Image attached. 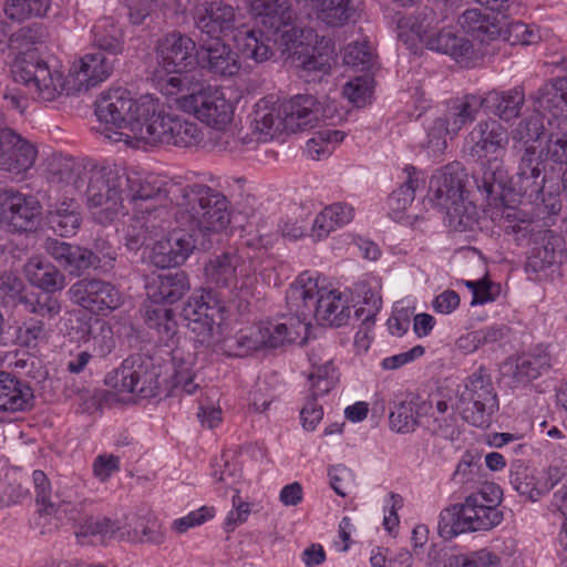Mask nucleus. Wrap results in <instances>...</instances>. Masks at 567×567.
Masks as SVG:
<instances>
[{
	"instance_id": "f257e3e1",
	"label": "nucleus",
	"mask_w": 567,
	"mask_h": 567,
	"mask_svg": "<svg viewBox=\"0 0 567 567\" xmlns=\"http://www.w3.org/2000/svg\"><path fill=\"white\" fill-rule=\"evenodd\" d=\"M177 190L178 194L173 193L177 205L176 220L187 229H174L155 241L150 258L158 268L184 264L195 249H210L229 224L227 199L220 193L206 185Z\"/></svg>"
},
{
	"instance_id": "f03ea898",
	"label": "nucleus",
	"mask_w": 567,
	"mask_h": 567,
	"mask_svg": "<svg viewBox=\"0 0 567 567\" xmlns=\"http://www.w3.org/2000/svg\"><path fill=\"white\" fill-rule=\"evenodd\" d=\"M182 317L194 333L196 343L216 349L223 342L228 354L235 357H245L262 348H278L298 342V334L303 329V326H298L297 330H292L289 321L268 322L225 339V306L212 290L192 296L182 309Z\"/></svg>"
},
{
	"instance_id": "7ed1b4c3",
	"label": "nucleus",
	"mask_w": 567,
	"mask_h": 567,
	"mask_svg": "<svg viewBox=\"0 0 567 567\" xmlns=\"http://www.w3.org/2000/svg\"><path fill=\"white\" fill-rule=\"evenodd\" d=\"M116 62L117 58L103 52L86 53L64 78L55 64L28 53L14 60L11 73L13 81L23 84L33 99L51 102L63 92L70 95L96 86L112 74Z\"/></svg>"
},
{
	"instance_id": "20e7f679",
	"label": "nucleus",
	"mask_w": 567,
	"mask_h": 567,
	"mask_svg": "<svg viewBox=\"0 0 567 567\" xmlns=\"http://www.w3.org/2000/svg\"><path fill=\"white\" fill-rule=\"evenodd\" d=\"M59 181L84 194L87 206L100 224L111 223L123 208L126 168L118 165L99 166L89 159H64L55 171Z\"/></svg>"
},
{
	"instance_id": "39448f33",
	"label": "nucleus",
	"mask_w": 567,
	"mask_h": 567,
	"mask_svg": "<svg viewBox=\"0 0 567 567\" xmlns=\"http://www.w3.org/2000/svg\"><path fill=\"white\" fill-rule=\"evenodd\" d=\"M288 319L292 330L303 326L298 334L302 343L315 318L322 326L342 327L350 319V300L346 291L326 290L318 287V278L310 271L300 274L286 293Z\"/></svg>"
},
{
	"instance_id": "423d86ee",
	"label": "nucleus",
	"mask_w": 567,
	"mask_h": 567,
	"mask_svg": "<svg viewBox=\"0 0 567 567\" xmlns=\"http://www.w3.org/2000/svg\"><path fill=\"white\" fill-rule=\"evenodd\" d=\"M269 240L246 238L240 246L230 248L209 258L205 265L208 281L219 287H233L239 298L238 308L246 310L249 299L255 296L259 267L265 262Z\"/></svg>"
},
{
	"instance_id": "0eeeda50",
	"label": "nucleus",
	"mask_w": 567,
	"mask_h": 567,
	"mask_svg": "<svg viewBox=\"0 0 567 567\" xmlns=\"http://www.w3.org/2000/svg\"><path fill=\"white\" fill-rule=\"evenodd\" d=\"M159 91L167 96L179 95L176 97L179 109L208 126L221 130L231 121L233 106L224 92L202 84L195 75L164 79L159 82Z\"/></svg>"
},
{
	"instance_id": "6e6552de",
	"label": "nucleus",
	"mask_w": 567,
	"mask_h": 567,
	"mask_svg": "<svg viewBox=\"0 0 567 567\" xmlns=\"http://www.w3.org/2000/svg\"><path fill=\"white\" fill-rule=\"evenodd\" d=\"M466 173L458 162L437 169L431 177L427 204L445 214L446 225L455 231L473 230L477 225L476 206L464 199Z\"/></svg>"
},
{
	"instance_id": "1a4fd4ad",
	"label": "nucleus",
	"mask_w": 567,
	"mask_h": 567,
	"mask_svg": "<svg viewBox=\"0 0 567 567\" xmlns=\"http://www.w3.org/2000/svg\"><path fill=\"white\" fill-rule=\"evenodd\" d=\"M95 104V114L100 122L111 125L106 130H115L113 134L105 133L114 142L141 141L135 128H145L148 117L156 111V100L152 95L145 94L133 100L130 91L123 87L102 93Z\"/></svg>"
},
{
	"instance_id": "9d476101",
	"label": "nucleus",
	"mask_w": 567,
	"mask_h": 567,
	"mask_svg": "<svg viewBox=\"0 0 567 567\" xmlns=\"http://www.w3.org/2000/svg\"><path fill=\"white\" fill-rule=\"evenodd\" d=\"M502 491L494 483H482L478 492L468 495L464 503L441 512L439 530L441 536L452 538L458 534L488 530L503 520L497 505Z\"/></svg>"
},
{
	"instance_id": "9b49d317",
	"label": "nucleus",
	"mask_w": 567,
	"mask_h": 567,
	"mask_svg": "<svg viewBox=\"0 0 567 567\" xmlns=\"http://www.w3.org/2000/svg\"><path fill=\"white\" fill-rule=\"evenodd\" d=\"M455 410L462 419L476 427H487L498 410V400L492 379L484 369L468 375L457 391Z\"/></svg>"
},
{
	"instance_id": "f8f14e48",
	"label": "nucleus",
	"mask_w": 567,
	"mask_h": 567,
	"mask_svg": "<svg viewBox=\"0 0 567 567\" xmlns=\"http://www.w3.org/2000/svg\"><path fill=\"white\" fill-rule=\"evenodd\" d=\"M147 121L145 128H135L142 142L192 147L203 140V132L195 121L184 115L165 113L157 100L156 111Z\"/></svg>"
},
{
	"instance_id": "ddd939ff",
	"label": "nucleus",
	"mask_w": 567,
	"mask_h": 567,
	"mask_svg": "<svg viewBox=\"0 0 567 567\" xmlns=\"http://www.w3.org/2000/svg\"><path fill=\"white\" fill-rule=\"evenodd\" d=\"M161 368L152 358L136 354L125 359L121 367L106 375V384L118 392H127L142 398L158 394Z\"/></svg>"
},
{
	"instance_id": "4468645a",
	"label": "nucleus",
	"mask_w": 567,
	"mask_h": 567,
	"mask_svg": "<svg viewBox=\"0 0 567 567\" xmlns=\"http://www.w3.org/2000/svg\"><path fill=\"white\" fill-rule=\"evenodd\" d=\"M542 161L536 146H526L518 153L517 167L511 177V192L527 197L533 202L543 203L551 214L560 210V202L549 194L546 198L544 186L546 177L542 175Z\"/></svg>"
},
{
	"instance_id": "2eb2a0df",
	"label": "nucleus",
	"mask_w": 567,
	"mask_h": 567,
	"mask_svg": "<svg viewBox=\"0 0 567 567\" xmlns=\"http://www.w3.org/2000/svg\"><path fill=\"white\" fill-rule=\"evenodd\" d=\"M156 59L155 78L159 87L164 79L192 75L189 72L198 63L196 44L185 34L169 33L158 42Z\"/></svg>"
},
{
	"instance_id": "dca6fc26",
	"label": "nucleus",
	"mask_w": 567,
	"mask_h": 567,
	"mask_svg": "<svg viewBox=\"0 0 567 567\" xmlns=\"http://www.w3.org/2000/svg\"><path fill=\"white\" fill-rule=\"evenodd\" d=\"M42 206L30 194L13 188L0 192V224L10 231H34L41 225Z\"/></svg>"
},
{
	"instance_id": "f3484780",
	"label": "nucleus",
	"mask_w": 567,
	"mask_h": 567,
	"mask_svg": "<svg viewBox=\"0 0 567 567\" xmlns=\"http://www.w3.org/2000/svg\"><path fill=\"white\" fill-rule=\"evenodd\" d=\"M68 295L74 303L97 313L114 310L122 305L118 289L100 279H81L69 288Z\"/></svg>"
},
{
	"instance_id": "a211bd4d",
	"label": "nucleus",
	"mask_w": 567,
	"mask_h": 567,
	"mask_svg": "<svg viewBox=\"0 0 567 567\" xmlns=\"http://www.w3.org/2000/svg\"><path fill=\"white\" fill-rule=\"evenodd\" d=\"M508 142L507 128L495 118L480 121L466 136L470 155L476 159L504 157Z\"/></svg>"
},
{
	"instance_id": "6ab92c4d",
	"label": "nucleus",
	"mask_w": 567,
	"mask_h": 567,
	"mask_svg": "<svg viewBox=\"0 0 567 567\" xmlns=\"http://www.w3.org/2000/svg\"><path fill=\"white\" fill-rule=\"evenodd\" d=\"M35 146L10 127L0 128V169L13 175L29 171L35 162Z\"/></svg>"
},
{
	"instance_id": "aec40b11",
	"label": "nucleus",
	"mask_w": 567,
	"mask_h": 567,
	"mask_svg": "<svg viewBox=\"0 0 567 567\" xmlns=\"http://www.w3.org/2000/svg\"><path fill=\"white\" fill-rule=\"evenodd\" d=\"M127 183L123 188L124 200H128L133 204V209L144 208L145 205H156L155 202L169 194L172 200L176 203L174 192L178 194V188L189 186H174L171 189L164 187L165 182L161 177L154 174L140 173L135 171H128L126 168ZM193 184L192 186H195Z\"/></svg>"
},
{
	"instance_id": "412c9836",
	"label": "nucleus",
	"mask_w": 567,
	"mask_h": 567,
	"mask_svg": "<svg viewBox=\"0 0 567 567\" xmlns=\"http://www.w3.org/2000/svg\"><path fill=\"white\" fill-rule=\"evenodd\" d=\"M480 161L478 168L473 175L476 188L491 205H497L504 200L506 193H511V176L505 167L504 157Z\"/></svg>"
},
{
	"instance_id": "4be33fe9",
	"label": "nucleus",
	"mask_w": 567,
	"mask_h": 567,
	"mask_svg": "<svg viewBox=\"0 0 567 567\" xmlns=\"http://www.w3.org/2000/svg\"><path fill=\"white\" fill-rule=\"evenodd\" d=\"M197 65L207 69L210 73L220 76H231L239 70L237 54L225 44L221 39H198Z\"/></svg>"
},
{
	"instance_id": "5701e85b",
	"label": "nucleus",
	"mask_w": 567,
	"mask_h": 567,
	"mask_svg": "<svg viewBox=\"0 0 567 567\" xmlns=\"http://www.w3.org/2000/svg\"><path fill=\"white\" fill-rule=\"evenodd\" d=\"M44 250L70 275L80 276L91 267H97L94 252L87 248L48 238L44 241Z\"/></svg>"
},
{
	"instance_id": "b1692460",
	"label": "nucleus",
	"mask_w": 567,
	"mask_h": 567,
	"mask_svg": "<svg viewBox=\"0 0 567 567\" xmlns=\"http://www.w3.org/2000/svg\"><path fill=\"white\" fill-rule=\"evenodd\" d=\"M555 364L548 348L538 344L519 354L509 365L511 377L515 386L528 384L530 381L548 372Z\"/></svg>"
},
{
	"instance_id": "393cba45",
	"label": "nucleus",
	"mask_w": 567,
	"mask_h": 567,
	"mask_svg": "<svg viewBox=\"0 0 567 567\" xmlns=\"http://www.w3.org/2000/svg\"><path fill=\"white\" fill-rule=\"evenodd\" d=\"M236 12L233 6L220 0L208 3L205 12L197 17L196 27L205 40L220 39L235 28Z\"/></svg>"
},
{
	"instance_id": "a878e982",
	"label": "nucleus",
	"mask_w": 567,
	"mask_h": 567,
	"mask_svg": "<svg viewBox=\"0 0 567 567\" xmlns=\"http://www.w3.org/2000/svg\"><path fill=\"white\" fill-rule=\"evenodd\" d=\"M252 130L259 140L267 142L287 132L284 106L277 105L272 96L260 99L252 113Z\"/></svg>"
},
{
	"instance_id": "bb28decb",
	"label": "nucleus",
	"mask_w": 567,
	"mask_h": 567,
	"mask_svg": "<svg viewBox=\"0 0 567 567\" xmlns=\"http://www.w3.org/2000/svg\"><path fill=\"white\" fill-rule=\"evenodd\" d=\"M540 473L522 461H515L509 470V483L519 495L536 502L551 489L550 483H545Z\"/></svg>"
},
{
	"instance_id": "cd10ccee",
	"label": "nucleus",
	"mask_w": 567,
	"mask_h": 567,
	"mask_svg": "<svg viewBox=\"0 0 567 567\" xmlns=\"http://www.w3.org/2000/svg\"><path fill=\"white\" fill-rule=\"evenodd\" d=\"M482 109L508 122L517 117L525 103V93L522 87H514L507 91H491L481 95Z\"/></svg>"
},
{
	"instance_id": "c85d7f7f",
	"label": "nucleus",
	"mask_w": 567,
	"mask_h": 567,
	"mask_svg": "<svg viewBox=\"0 0 567 567\" xmlns=\"http://www.w3.org/2000/svg\"><path fill=\"white\" fill-rule=\"evenodd\" d=\"M432 409V403L411 398L394 405L390 412V426L398 433L414 432L417 426H423L422 417Z\"/></svg>"
},
{
	"instance_id": "c756f323",
	"label": "nucleus",
	"mask_w": 567,
	"mask_h": 567,
	"mask_svg": "<svg viewBox=\"0 0 567 567\" xmlns=\"http://www.w3.org/2000/svg\"><path fill=\"white\" fill-rule=\"evenodd\" d=\"M317 99L309 94H299L282 104L287 132L310 130L317 126Z\"/></svg>"
},
{
	"instance_id": "7c9ffc66",
	"label": "nucleus",
	"mask_w": 567,
	"mask_h": 567,
	"mask_svg": "<svg viewBox=\"0 0 567 567\" xmlns=\"http://www.w3.org/2000/svg\"><path fill=\"white\" fill-rule=\"evenodd\" d=\"M148 298L155 303H174L189 289L184 271L161 274L146 286Z\"/></svg>"
},
{
	"instance_id": "2f4dec72",
	"label": "nucleus",
	"mask_w": 567,
	"mask_h": 567,
	"mask_svg": "<svg viewBox=\"0 0 567 567\" xmlns=\"http://www.w3.org/2000/svg\"><path fill=\"white\" fill-rule=\"evenodd\" d=\"M33 399V390L28 383L0 373V413L31 409Z\"/></svg>"
},
{
	"instance_id": "473e14b6",
	"label": "nucleus",
	"mask_w": 567,
	"mask_h": 567,
	"mask_svg": "<svg viewBox=\"0 0 567 567\" xmlns=\"http://www.w3.org/2000/svg\"><path fill=\"white\" fill-rule=\"evenodd\" d=\"M482 100L478 94H466L462 97L451 100L442 118L450 126L451 137H454L468 123H472L480 110Z\"/></svg>"
},
{
	"instance_id": "72a5a7b5",
	"label": "nucleus",
	"mask_w": 567,
	"mask_h": 567,
	"mask_svg": "<svg viewBox=\"0 0 567 567\" xmlns=\"http://www.w3.org/2000/svg\"><path fill=\"white\" fill-rule=\"evenodd\" d=\"M464 32L481 43H488L501 34V27L494 14L484 13L480 9L465 10L457 20Z\"/></svg>"
},
{
	"instance_id": "f704fd0d",
	"label": "nucleus",
	"mask_w": 567,
	"mask_h": 567,
	"mask_svg": "<svg viewBox=\"0 0 567 567\" xmlns=\"http://www.w3.org/2000/svg\"><path fill=\"white\" fill-rule=\"evenodd\" d=\"M424 45L432 51L447 54L457 61L471 59L473 44L464 37L457 35L452 29L443 28L430 34Z\"/></svg>"
},
{
	"instance_id": "c9c22d12",
	"label": "nucleus",
	"mask_w": 567,
	"mask_h": 567,
	"mask_svg": "<svg viewBox=\"0 0 567 567\" xmlns=\"http://www.w3.org/2000/svg\"><path fill=\"white\" fill-rule=\"evenodd\" d=\"M354 217V208L346 203H334L324 207L312 224L311 236L321 240L337 228L348 225Z\"/></svg>"
},
{
	"instance_id": "e433bc0d",
	"label": "nucleus",
	"mask_w": 567,
	"mask_h": 567,
	"mask_svg": "<svg viewBox=\"0 0 567 567\" xmlns=\"http://www.w3.org/2000/svg\"><path fill=\"white\" fill-rule=\"evenodd\" d=\"M28 280L44 291H59L65 286V276L42 257H32L24 266Z\"/></svg>"
},
{
	"instance_id": "4c0bfd02",
	"label": "nucleus",
	"mask_w": 567,
	"mask_h": 567,
	"mask_svg": "<svg viewBox=\"0 0 567 567\" xmlns=\"http://www.w3.org/2000/svg\"><path fill=\"white\" fill-rule=\"evenodd\" d=\"M92 44L111 58H116L124 50V33L111 18L96 21L91 30Z\"/></svg>"
},
{
	"instance_id": "58836bf2",
	"label": "nucleus",
	"mask_w": 567,
	"mask_h": 567,
	"mask_svg": "<svg viewBox=\"0 0 567 567\" xmlns=\"http://www.w3.org/2000/svg\"><path fill=\"white\" fill-rule=\"evenodd\" d=\"M406 181L398 187L388 198L390 216L393 219L401 218V215L408 209L415 198V192L424 185L423 174L414 166H406Z\"/></svg>"
},
{
	"instance_id": "ea45409f",
	"label": "nucleus",
	"mask_w": 567,
	"mask_h": 567,
	"mask_svg": "<svg viewBox=\"0 0 567 567\" xmlns=\"http://www.w3.org/2000/svg\"><path fill=\"white\" fill-rule=\"evenodd\" d=\"M81 221L80 206L73 199L58 203L48 214L49 227L62 237L75 235Z\"/></svg>"
},
{
	"instance_id": "a19ab883",
	"label": "nucleus",
	"mask_w": 567,
	"mask_h": 567,
	"mask_svg": "<svg viewBox=\"0 0 567 567\" xmlns=\"http://www.w3.org/2000/svg\"><path fill=\"white\" fill-rule=\"evenodd\" d=\"M144 320L150 330H153L158 342L169 346L177 333V323L172 309L161 305H148L144 308Z\"/></svg>"
},
{
	"instance_id": "79ce46f5",
	"label": "nucleus",
	"mask_w": 567,
	"mask_h": 567,
	"mask_svg": "<svg viewBox=\"0 0 567 567\" xmlns=\"http://www.w3.org/2000/svg\"><path fill=\"white\" fill-rule=\"evenodd\" d=\"M447 401L439 400L431 416L423 421V427L435 436L454 441L458 436L457 417Z\"/></svg>"
},
{
	"instance_id": "37998d69",
	"label": "nucleus",
	"mask_w": 567,
	"mask_h": 567,
	"mask_svg": "<svg viewBox=\"0 0 567 567\" xmlns=\"http://www.w3.org/2000/svg\"><path fill=\"white\" fill-rule=\"evenodd\" d=\"M543 152L546 161L567 165V116L555 115L548 120V138Z\"/></svg>"
},
{
	"instance_id": "c03bdc74",
	"label": "nucleus",
	"mask_w": 567,
	"mask_h": 567,
	"mask_svg": "<svg viewBox=\"0 0 567 567\" xmlns=\"http://www.w3.org/2000/svg\"><path fill=\"white\" fill-rule=\"evenodd\" d=\"M357 292L359 298L362 299V306L355 309L354 315L357 319L363 317L367 327H373L375 316L382 308L381 298V281L377 277H371L362 280Z\"/></svg>"
},
{
	"instance_id": "a18cd8bd",
	"label": "nucleus",
	"mask_w": 567,
	"mask_h": 567,
	"mask_svg": "<svg viewBox=\"0 0 567 567\" xmlns=\"http://www.w3.org/2000/svg\"><path fill=\"white\" fill-rule=\"evenodd\" d=\"M533 99L539 109L553 112V117L561 115L564 109H567V76H557L547 81Z\"/></svg>"
},
{
	"instance_id": "49530a36",
	"label": "nucleus",
	"mask_w": 567,
	"mask_h": 567,
	"mask_svg": "<svg viewBox=\"0 0 567 567\" xmlns=\"http://www.w3.org/2000/svg\"><path fill=\"white\" fill-rule=\"evenodd\" d=\"M316 8L322 22L331 27H341L355 17L359 0H317Z\"/></svg>"
},
{
	"instance_id": "de8ad7c7",
	"label": "nucleus",
	"mask_w": 567,
	"mask_h": 567,
	"mask_svg": "<svg viewBox=\"0 0 567 567\" xmlns=\"http://www.w3.org/2000/svg\"><path fill=\"white\" fill-rule=\"evenodd\" d=\"M120 525L107 517H89L80 526L76 532V537L80 542L82 538L93 537L100 543L104 544L111 539H121Z\"/></svg>"
},
{
	"instance_id": "09e8293b",
	"label": "nucleus",
	"mask_w": 567,
	"mask_h": 567,
	"mask_svg": "<svg viewBox=\"0 0 567 567\" xmlns=\"http://www.w3.org/2000/svg\"><path fill=\"white\" fill-rule=\"evenodd\" d=\"M21 302L27 311L43 318H53L61 312V303L51 291H40L25 295Z\"/></svg>"
},
{
	"instance_id": "8fccbe9b",
	"label": "nucleus",
	"mask_w": 567,
	"mask_h": 567,
	"mask_svg": "<svg viewBox=\"0 0 567 567\" xmlns=\"http://www.w3.org/2000/svg\"><path fill=\"white\" fill-rule=\"evenodd\" d=\"M164 532L161 523L155 518L142 517L132 529L121 534L122 540L136 543L161 544L164 540Z\"/></svg>"
},
{
	"instance_id": "3c124183",
	"label": "nucleus",
	"mask_w": 567,
	"mask_h": 567,
	"mask_svg": "<svg viewBox=\"0 0 567 567\" xmlns=\"http://www.w3.org/2000/svg\"><path fill=\"white\" fill-rule=\"evenodd\" d=\"M344 136L346 133L342 131L320 130L307 142V152L311 158L320 159L322 156L331 154L333 148L343 141Z\"/></svg>"
},
{
	"instance_id": "603ef678",
	"label": "nucleus",
	"mask_w": 567,
	"mask_h": 567,
	"mask_svg": "<svg viewBox=\"0 0 567 567\" xmlns=\"http://www.w3.org/2000/svg\"><path fill=\"white\" fill-rule=\"evenodd\" d=\"M50 4L51 0H7L4 12L11 20L21 21L44 16Z\"/></svg>"
},
{
	"instance_id": "864d4df0",
	"label": "nucleus",
	"mask_w": 567,
	"mask_h": 567,
	"mask_svg": "<svg viewBox=\"0 0 567 567\" xmlns=\"http://www.w3.org/2000/svg\"><path fill=\"white\" fill-rule=\"evenodd\" d=\"M48 338V329L42 320L30 318L16 330L14 342L19 347L34 349Z\"/></svg>"
},
{
	"instance_id": "5fc2aeb1",
	"label": "nucleus",
	"mask_w": 567,
	"mask_h": 567,
	"mask_svg": "<svg viewBox=\"0 0 567 567\" xmlns=\"http://www.w3.org/2000/svg\"><path fill=\"white\" fill-rule=\"evenodd\" d=\"M425 130L426 138L423 146L432 156L441 155L447 147L446 136H451L450 126L440 116L429 123Z\"/></svg>"
},
{
	"instance_id": "6e6d98bb",
	"label": "nucleus",
	"mask_w": 567,
	"mask_h": 567,
	"mask_svg": "<svg viewBox=\"0 0 567 567\" xmlns=\"http://www.w3.org/2000/svg\"><path fill=\"white\" fill-rule=\"evenodd\" d=\"M144 208L134 209V215L128 219V224L123 227V236L125 246L130 250H137L145 245L147 237V230L145 223H143Z\"/></svg>"
},
{
	"instance_id": "4d7b16f0",
	"label": "nucleus",
	"mask_w": 567,
	"mask_h": 567,
	"mask_svg": "<svg viewBox=\"0 0 567 567\" xmlns=\"http://www.w3.org/2000/svg\"><path fill=\"white\" fill-rule=\"evenodd\" d=\"M499 558L487 549L468 555H451L443 567H497Z\"/></svg>"
},
{
	"instance_id": "13d9d810",
	"label": "nucleus",
	"mask_w": 567,
	"mask_h": 567,
	"mask_svg": "<svg viewBox=\"0 0 567 567\" xmlns=\"http://www.w3.org/2000/svg\"><path fill=\"white\" fill-rule=\"evenodd\" d=\"M374 52L369 42H355L344 50V63L361 71H368L374 65Z\"/></svg>"
},
{
	"instance_id": "bf43d9fd",
	"label": "nucleus",
	"mask_w": 567,
	"mask_h": 567,
	"mask_svg": "<svg viewBox=\"0 0 567 567\" xmlns=\"http://www.w3.org/2000/svg\"><path fill=\"white\" fill-rule=\"evenodd\" d=\"M557 237L553 231L547 230L542 237V246H536L533 249V255L529 258V265L534 269H545L556 262L555 244Z\"/></svg>"
},
{
	"instance_id": "052dcab7",
	"label": "nucleus",
	"mask_w": 567,
	"mask_h": 567,
	"mask_svg": "<svg viewBox=\"0 0 567 567\" xmlns=\"http://www.w3.org/2000/svg\"><path fill=\"white\" fill-rule=\"evenodd\" d=\"M543 131L544 125L539 115H533L518 123L512 131V137L515 142L522 143L524 150L526 146H535L533 143L540 137Z\"/></svg>"
},
{
	"instance_id": "680f3d73",
	"label": "nucleus",
	"mask_w": 567,
	"mask_h": 567,
	"mask_svg": "<svg viewBox=\"0 0 567 567\" xmlns=\"http://www.w3.org/2000/svg\"><path fill=\"white\" fill-rule=\"evenodd\" d=\"M343 95L354 105H365L372 95V79L369 75L357 76L343 86Z\"/></svg>"
},
{
	"instance_id": "e2e57ef3",
	"label": "nucleus",
	"mask_w": 567,
	"mask_h": 567,
	"mask_svg": "<svg viewBox=\"0 0 567 567\" xmlns=\"http://www.w3.org/2000/svg\"><path fill=\"white\" fill-rule=\"evenodd\" d=\"M144 215L145 218H143V223H145L148 239L158 236L166 229L169 214L165 207L157 205H145Z\"/></svg>"
},
{
	"instance_id": "0e129e2a",
	"label": "nucleus",
	"mask_w": 567,
	"mask_h": 567,
	"mask_svg": "<svg viewBox=\"0 0 567 567\" xmlns=\"http://www.w3.org/2000/svg\"><path fill=\"white\" fill-rule=\"evenodd\" d=\"M32 482L37 503L43 506V511L47 514H52L55 511L56 504L52 499V487L47 474L40 470L33 471Z\"/></svg>"
},
{
	"instance_id": "69168bd1",
	"label": "nucleus",
	"mask_w": 567,
	"mask_h": 567,
	"mask_svg": "<svg viewBox=\"0 0 567 567\" xmlns=\"http://www.w3.org/2000/svg\"><path fill=\"white\" fill-rule=\"evenodd\" d=\"M482 464L480 458L471 453H465L454 473L458 483H481Z\"/></svg>"
},
{
	"instance_id": "338daca9",
	"label": "nucleus",
	"mask_w": 567,
	"mask_h": 567,
	"mask_svg": "<svg viewBox=\"0 0 567 567\" xmlns=\"http://www.w3.org/2000/svg\"><path fill=\"white\" fill-rule=\"evenodd\" d=\"M466 286L472 291V306L492 302L499 293V286L488 280L467 281Z\"/></svg>"
},
{
	"instance_id": "774afa93",
	"label": "nucleus",
	"mask_w": 567,
	"mask_h": 567,
	"mask_svg": "<svg viewBox=\"0 0 567 567\" xmlns=\"http://www.w3.org/2000/svg\"><path fill=\"white\" fill-rule=\"evenodd\" d=\"M436 18L432 10L426 8L419 12L414 20L410 23V30L415 34L422 43H425L426 38L435 32Z\"/></svg>"
}]
</instances>
